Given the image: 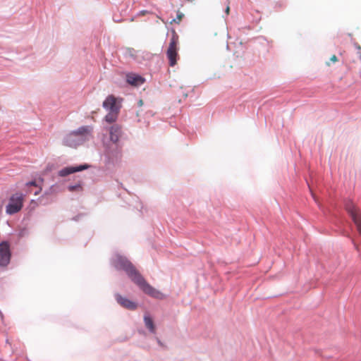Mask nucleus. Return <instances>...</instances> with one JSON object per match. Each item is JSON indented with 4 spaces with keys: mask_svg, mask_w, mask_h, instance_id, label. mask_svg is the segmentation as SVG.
<instances>
[{
    "mask_svg": "<svg viewBox=\"0 0 361 361\" xmlns=\"http://www.w3.org/2000/svg\"><path fill=\"white\" fill-rule=\"evenodd\" d=\"M109 134L111 140L114 143L117 142L121 135V127L118 125L112 126L110 128Z\"/></svg>",
    "mask_w": 361,
    "mask_h": 361,
    "instance_id": "nucleus-11",
    "label": "nucleus"
},
{
    "mask_svg": "<svg viewBox=\"0 0 361 361\" xmlns=\"http://www.w3.org/2000/svg\"><path fill=\"white\" fill-rule=\"evenodd\" d=\"M178 35L173 31L166 51V56L171 66H174L177 63V59H178Z\"/></svg>",
    "mask_w": 361,
    "mask_h": 361,
    "instance_id": "nucleus-3",
    "label": "nucleus"
},
{
    "mask_svg": "<svg viewBox=\"0 0 361 361\" xmlns=\"http://www.w3.org/2000/svg\"><path fill=\"white\" fill-rule=\"evenodd\" d=\"M183 16H184V14L178 11L177 13V18L176 19H173L171 22V23L172 24L173 23H175L179 24L180 23V21L182 20Z\"/></svg>",
    "mask_w": 361,
    "mask_h": 361,
    "instance_id": "nucleus-14",
    "label": "nucleus"
},
{
    "mask_svg": "<svg viewBox=\"0 0 361 361\" xmlns=\"http://www.w3.org/2000/svg\"><path fill=\"white\" fill-rule=\"evenodd\" d=\"M26 185H27V186H29V185L36 186V185H37V184H36V182H35V181H30V182L27 183Z\"/></svg>",
    "mask_w": 361,
    "mask_h": 361,
    "instance_id": "nucleus-17",
    "label": "nucleus"
},
{
    "mask_svg": "<svg viewBox=\"0 0 361 361\" xmlns=\"http://www.w3.org/2000/svg\"><path fill=\"white\" fill-rule=\"evenodd\" d=\"M39 194V192H35V195H38Z\"/></svg>",
    "mask_w": 361,
    "mask_h": 361,
    "instance_id": "nucleus-19",
    "label": "nucleus"
},
{
    "mask_svg": "<svg viewBox=\"0 0 361 361\" xmlns=\"http://www.w3.org/2000/svg\"><path fill=\"white\" fill-rule=\"evenodd\" d=\"M23 195L20 193H16L11 199L8 204L6 207V212L10 214H15L20 211L23 207Z\"/></svg>",
    "mask_w": 361,
    "mask_h": 361,
    "instance_id": "nucleus-5",
    "label": "nucleus"
},
{
    "mask_svg": "<svg viewBox=\"0 0 361 361\" xmlns=\"http://www.w3.org/2000/svg\"><path fill=\"white\" fill-rule=\"evenodd\" d=\"M103 107L108 111H119L121 106L114 95H109L103 102Z\"/></svg>",
    "mask_w": 361,
    "mask_h": 361,
    "instance_id": "nucleus-7",
    "label": "nucleus"
},
{
    "mask_svg": "<svg viewBox=\"0 0 361 361\" xmlns=\"http://www.w3.org/2000/svg\"><path fill=\"white\" fill-rule=\"evenodd\" d=\"M128 83L133 86H139L145 82V79L136 74H128L126 76Z\"/></svg>",
    "mask_w": 361,
    "mask_h": 361,
    "instance_id": "nucleus-10",
    "label": "nucleus"
},
{
    "mask_svg": "<svg viewBox=\"0 0 361 361\" xmlns=\"http://www.w3.org/2000/svg\"><path fill=\"white\" fill-rule=\"evenodd\" d=\"M327 66H330V63L329 62L326 63Z\"/></svg>",
    "mask_w": 361,
    "mask_h": 361,
    "instance_id": "nucleus-20",
    "label": "nucleus"
},
{
    "mask_svg": "<svg viewBox=\"0 0 361 361\" xmlns=\"http://www.w3.org/2000/svg\"><path fill=\"white\" fill-rule=\"evenodd\" d=\"M115 298L117 302L126 309L135 310L137 307L136 302L128 299L127 298L123 297L118 293L115 295Z\"/></svg>",
    "mask_w": 361,
    "mask_h": 361,
    "instance_id": "nucleus-8",
    "label": "nucleus"
},
{
    "mask_svg": "<svg viewBox=\"0 0 361 361\" xmlns=\"http://www.w3.org/2000/svg\"><path fill=\"white\" fill-rule=\"evenodd\" d=\"M144 322H145V326L152 333L154 334L155 331H156V329H155V326L154 324L152 319L149 316L145 314V317H144Z\"/></svg>",
    "mask_w": 361,
    "mask_h": 361,
    "instance_id": "nucleus-12",
    "label": "nucleus"
},
{
    "mask_svg": "<svg viewBox=\"0 0 361 361\" xmlns=\"http://www.w3.org/2000/svg\"><path fill=\"white\" fill-rule=\"evenodd\" d=\"M330 61L334 62V63H336L338 61V58L336 55H333L331 58H330Z\"/></svg>",
    "mask_w": 361,
    "mask_h": 361,
    "instance_id": "nucleus-16",
    "label": "nucleus"
},
{
    "mask_svg": "<svg viewBox=\"0 0 361 361\" xmlns=\"http://www.w3.org/2000/svg\"><path fill=\"white\" fill-rule=\"evenodd\" d=\"M68 189L70 191L81 190L82 187L80 185H71V186H69Z\"/></svg>",
    "mask_w": 361,
    "mask_h": 361,
    "instance_id": "nucleus-15",
    "label": "nucleus"
},
{
    "mask_svg": "<svg viewBox=\"0 0 361 361\" xmlns=\"http://www.w3.org/2000/svg\"><path fill=\"white\" fill-rule=\"evenodd\" d=\"M225 12H226V13L227 15H228V14H229V12H230V6H229L228 5L226 6Z\"/></svg>",
    "mask_w": 361,
    "mask_h": 361,
    "instance_id": "nucleus-18",
    "label": "nucleus"
},
{
    "mask_svg": "<svg viewBox=\"0 0 361 361\" xmlns=\"http://www.w3.org/2000/svg\"><path fill=\"white\" fill-rule=\"evenodd\" d=\"M119 111H110L105 116V121L109 123L115 122L117 119Z\"/></svg>",
    "mask_w": 361,
    "mask_h": 361,
    "instance_id": "nucleus-13",
    "label": "nucleus"
},
{
    "mask_svg": "<svg viewBox=\"0 0 361 361\" xmlns=\"http://www.w3.org/2000/svg\"><path fill=\"white\" fill-rule=\"evenodd\" d=\"M92 128L82 126L66 135L63 139V145L69 147H77L89 140Z\"/></svg>",
    "mask_w": 361,
    "mask_h": 361,
    "instance_id": "nucleus-2",
    "label": "nucleus"
},
{
    "mask_svg": "<svg viewBox=\"0 0 361 361\" xmlns=\"http://www.w3.org/2000/svg\"><path fill=\"white\" fill-rule=\"evenodd\" d=\"M11 259L9 245L7 242L0 243V266H6Z\"/></svg>",
    "mask_w": 361,
    "mask_h": 361,
    "instance_id": "nucleus-6",
    "label": "nucleus"
},
{
    "mask_svg": "<svg viewBox=\"0 0 361 361\" xmlns=\"http://www.w3.org/2000/svg\"><path fill=\"white\" fill-rule=\"evenodd\" d=\"M114 264L117 269L125 271L130 279L137 285L145 294L159 300H162L165 298L162 293L153 288L145 280L133 264L126 258L118 256L115 259Z\"/></svg>",
    "mask_w": 361,
    "mask_h": 361,
    "instance_id": "nucleus-1",
    "label": "nucleus"
},
{
    "mask_svg": "<svg viewBox=\"0 0 361 361\" xmlns=\"http://www.w3.org/2000/svg\"><path fill=\"white\" fill-rule=\"evenodd\" d=\"M345 207L355 224L357 231L361 235V212L360 209L350 201L345 203Z\"/></svg>",
    "mask_w": 361,
    "mask_h": 361,
    "instance_id": "nucleus-4",
    "label": "nucleus"
},
{
    "mask_svg": "<svg viewBox=\"0 0 361 361\" xmlns=\"http://www.w3.org/2000/svg\"><path fill=\"white\" fill-rule=\"evenodd\" d=\"M88 168L89 165L87 164H82L78 166H67L60 170L59 172V175L61 177H65L69 174L81 171Z\"/></svg>",
    "mask_w": 361,
    "mask_h": 361,
    "instance_id": "nucleus-9",
    "label": "nucleus"
}]
</instances>
